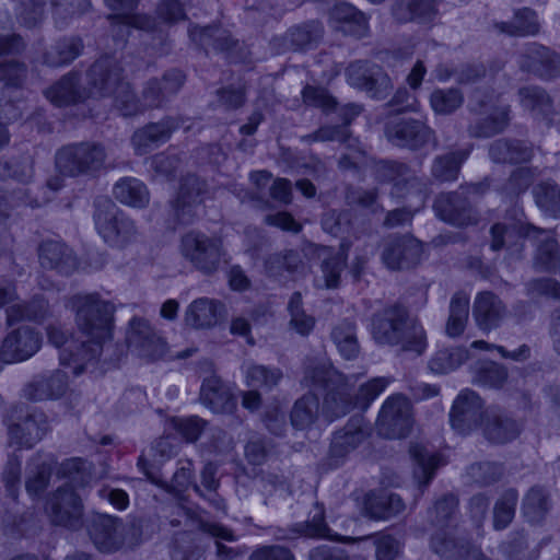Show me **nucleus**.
Masks as SVG:
<instances>
[{
  "mask_svg": "<svg viewBox=\"0 0 560 560\" xmlns=\"http://www.w3.org/2000/svg\"><path fill=\"white\" fill-rule=\"evenodd\" d=\"M67 387V373L58 370L32 384L30 388L33 392L28 394V398L33 400L59 398L66 393Z\"/></svg>",
  "mask_w": 560,
  "mask_h": 560,
  "instance_id": "48",
  "label": "nucleus"
},
{
  "mask_svg": "<svg viewBox=\"0 0 560 560\" xmlns=\"http://www.w3.org/2000/svg\"><path fill=\"white\" fill-rule=\"evenodd\" d=\"M108 8L117 11V14L109 15V20L114 26V35L122 43L129 34L130 27L152 31L155 28L156 22L149 15L132 14L137 8L138 0H105Z\"/></svg>",
  "mask_w": 560,
  "mask_h": 560,
  "instance_id": "22",
  "label": "nucleus"
},
{
  "mask_svg": "<svg viewBox=\"0 0 560 560\" xmlns=\"http://www.w3.org/2000/svg\"><path fill=\"white\" fill-rule=\"evenodd\" d=\"M520 68L542 80L560 77V56L550 48L536 43H527L518 59Z\"/></svg>",
  "mask_w": 560,
  "mask_h": 560,
  "instance_id": "17",
  "label": "nucleus"
},
{
  "mask_svg": "<svg viewBox=\"0 0 560 560\" xmlns=\"http://www.w3.org/2000/svg\"><path fill=\"white\" fill-rule=\"evenodd\" d=\"M60 472L67 482L56 490L46 509L54 524L74 529L81 525L83 514L82 501L75 490L86 487L92 475L88 463L81 458L62 463Z\"/></svg>",
  "mask_w": 560,
  "mask_h": 560,
  "instance_id": "2",
  "label": "nucleus"
},
{
  "mask_svg": "<svg viewBox=\"0 0 560 560\" xmlns=\"http://www.w3.org/2000/svg\"><path fill=\"white\" fill-rule=\"evenodd\" d=\"M94 207V224L106 244L125 248L139 240L140 231L135 220L110 199L97 198Z\"/></svg>",
  "mask_w": 560,
  "mask_h": 560,
  "instance_id": "5",
  "label": "nucleus"
},
{
  "mask_svg": "<svg viewBox=\"0 0 560 560\" xmlns=\"http://www.w3.org/2000/svg\"><path fill=\"white\" fill-rule=\"evenodd\" d=\"M182 256L206 276L215 273L225 256L222 240L201 231L191 230L180 237Z\"/></svg>",
  "mask_w": 560,
  "mask_h": 560,
  "instance_id": "8",
  "label": "nucleus"
},
{
  "mask_svg": "<svg viewBox=\"0 0 560 560\" xmlns=\"http://www.w3.org/2000/svg\"><path fill=\"white\" fill-rule=\"evenodd\" d=\"M410 409V402L402 395L388 397L377 418L380 434L387 439L407 436L412 425Z\"/></svg>",
  "mask_w": 560,
  "mask_h": 560,
  "instance_id": "14",
  "label": "nucleus"
},
{
  "mask_svg": "<svg viewBox=\"0 0 560 560\" xmlns=\"http://www.w3.org/2000/svg\"><path fill=\"white\" fill-rule=\"evenodd\" d=\"M464 103V95L456 88L436 89L430 95V105L438 115H451Z\"/></svg>",
  "mask_w": 560,
  "mask_h": 560,
  "instance_id": "58",
  "label": "nucleus"
},
{
  "mask_svg": "<svg viewBox=\"0 0 560 560\" xmlns=\"http://www.w3.org/2000/svg\"><path fill=\"white\" fill-rule=\"evenodd\" d=\"M45 96L56 106H68L83 102L89 97L80 86V73L70 71L45 91Z\"/></svg>",
  "mask_w": 560,
  "mask_h": 560,
  "instance_id": "32",
  "label": "nucleus"
},
{
  "mask_svg": "<svg viewBox=\"0 0 560 560\" xmlns=\"http://www.w3.org/2000/svg\"><path fill=\"white\" fill-rule=\"evenodd\" d=\"M346 73L351 86L365 91L373 98H385L392 88L387 73L378 65L370 61H353L348 66Z\"/></svg>",
  "mask_w": 560,
  "mask_h": 560,
  "instance_id": "15",
  "label": "nucleus"
},
{
  "mask_svg": "<svg viewBox=\"0 0 560 560\" xmlns=\"http://www.w3.org/2000/svg\"><path fill=\"white\" fill-rule=\"evenodd\" d=\"M86 83L89 96L113 97L116 108L125 117L135 116L140 109L119 61L113 56H102L92 63L86 72Z\"/></svg>",
  "mask_w": 560,
  "mask_h": 560,
  "instance_id": "3",
  "label": "nucleus"
},
{
  "mask_svg": "<svg viewBox=\"0 0 560 560\" xmlns=\"http://www.w3.org/2000/svg\"><path fill=\"white\" fill-rule=\"evenodd\" d=\"M5 313L9 326L21 320L42 323L51 315L48 301L42 295H35L26 303L13 304L5 310Z\"/></svg>",
  "mask_w": 560,
  "mask_h": 560,
  "instance_id": "43",
  "label": "nucleus"
},
{
  "mask_svg": "<svg viewBox=\"0 0 560 560\" xmlns=\"http://www.w3.org/2000/svg\"><path fill=\"white\" fill-rule=\"evenodd\" d=\"M42 346V336L34 328L21 326L11 330L0 347V361L16 363L32 358Z\"/></svg>",
  "mask_w": 560,
  "mask_h": 560,
  "instance_id": "19",
  "label": "nucleus"
},
{
  "mask_svg": "<svg viewBox=\"0 0 560 560\" xmlns=\"http://www.w3.org/2000/svg\"><path fill=\"white\" fill-rule=\"evenodd\" d=\"M287 308L290 314V327L301 336L310 335L315 326V318L304 311L300 292L291 295Z\"/></svg>",
  "mask_w": 560,
  "mask_h": 560,
  "instance_id": "61",
  "label": "nucleus"
},
{
  "mask_svg": "<svg viewBox=\"0 0 560 560\" xmlns=\"http://www.w3.org/2000/svg\"><path fill=\"white\" fill-rule=\"evenodd\" d=\"M529 223H522L520 220L509 222H498L490 229L492 250L498 252L503 248H509L517 243L522 237L528 235Z\"/></svg>",
  "mask_w": 560,
  "mask_h": 560,
  "instance_id": "47",
  "label": "nucleus"
},
{
  "mask_svg": "<svg viewBox=\"0 0 560 560\" xmlns=\"http://www.w3.org/2000/svg\"><path fill=\"white\" fill-rule=\"evenodd\" d=\"M511 107L509 105L495 106L492 113L476 120L468 126V133L474 138H490L504 131L510 122Z\"/></svg>",
  "mask_w": 560,
  "mask_h": 560,
  "instance_id": "46",
  "label": "nucleus"
},
{
  "mask_svg": "<svg viewBox=\"0 0 560 560\" xmlns=\"http://www.w3.org/2000/svg\"><path fill=\"white\" fill-rule=\"evenodd\" d=\"M535 202L547 215L560 218V186L555 182H541L533 189Z\"/></svg>",
  "mask_w": 560,
  "mask_h": 560,
  "instance_id": "54",
  "label": "nucleus"
},
{
  "mask_svg": "<svg viewBox=\"0 0 560 560\" xmlns=\"http://www.w3.org/2000/svg\"><path fill=\"white\" fill-rule=\"evenodd\" d=\"M222 304L209 298L192 301L185 313L186 324L194 328H206L214 325L222 310Z\"/></svg>",
  "mask_w": 560,
  "mask_h": 560,
  "instance_id": "45",
  "label": "nucleus"
},
{
  "mask_svg": "<svg viewBox=\"0 0 560 560\" xmlns=\"http://www.w3.org/2000/svg\"><path fill=\"white\" fill-rule=\"evenodd\" d=\"M520 104L534 119L548 126L552 122L556 110L551 96L538 85L523 86L518 90Z\"/></svg>",
  "mask_w": 560,
  "mask_h": 560,
  "instance_id": "30",
  "label": "nucleus"
},
{
  "mask_svg": "<svg viewBox=\"0 0 560 560\" xmlns=\"http://www.w3.org/2000/svg\"><path fill=\"white\" fill-rule=\"evenodd\" d=\"M4 423L10 444L25 448H32L42 441L50 429L47 416L25 404L10 407Z\"/></svg>",
  "mask_w": 560,
  "mask_h": 560,
  "instance_id": "7",
  "label": "nucleus"
},
{
  "mask_svg": "<svg viewBox=\"0 0 560 560\" xmlns=\"http://www.w3.org/2000/svg\"><path fill=\"white\" fill-rule=\"evenodd\" d=\"M128 348L139 357L147 359L161 358L165 352V342L142 318H132L127 334Z\"/></svg>",
  "mask_w": 560,
  "mask_h": 560,
  "instance_id": "23",
  "label": "nucleus"
},
{
  "mask_svg": "<svg viewBox=\"0 0 560 560\" xmlns=\"http://www.w3.org/2000/svg\"><path fill=\"white\" fill-rule=\"evenodd\" d=\"M185 82L182 71L173 69L163 74L161 79H150L143 86L141 100L137 98L140 109L162 108L174 95H176Z\"/></svg>",
  "mask_w": 560,
  "mask_h": 560,
  "instance_id": "16",
  "label": "nucleus"
},
{
  "mask_svg": "<svg viewBox=\"0 0 560 560\" xmlns=\"http://www.w3.org/2000/svg\"><path fill=\"white\" fill-rule=\"evenodd\" d=\"M352 404V397L345 385L329 388L324 399V413L334 420L348 413Z\"/></svg>",
  "mask_w": 560,
  "mask_h": 560,
  "instance_id": "56",
  "label": "nucleus"
},
{
  "mask_svg": "<svg viewBox=\"0 0 560 560\" xmlns=\"http://www.w3.org/2000/svg\"><path fill=\"white\" fill-rule=\"evenodd\" d=\"M195 485L194 462L189 458H180L176 463V470L171 481H166L165 491L177 497Z\"/></svg>",
  "mask_w": 560,
  "mask_h": 560,
  "instance_id": "59",
  "label": "nucleus"
},
{
  "mask_svg": "<svg viewBox=\"0 0 560 560\" xmlns=\"http://www.w3.org/2000/svg\"><path fill=\"white\" fill-rule=\"evenodd\" d=\"M83 47L80 37L59 38L43 52L42 61L51 68L68 66L82 54Z\"/></svg>",
  "mask_w": 560,
  "mask_h": 560,
  "instance_id": "40",
  "label": "nucleus"
},
{
  "mask_svg": "<svg viewBox=\"0 0 560 560\" xmlns=\"http://www.w3.org/2000/svg\"><path fill=\"white\" fill-rule=\"evenodd\" d=\"M206 191V182L196 175H188L182 180L177 198L172 203L173 229L195 222Z\"/></svg>",
  "mask_w": 560,
  "mask_h": 560,
  "instance_id": "11",
  "label": "nucleus"
},
{
  "mask_svg": "<svg viewBox=\"0 0 560 560\" xmlns=\"http://www.w3.org/2000/svg\"><path fill=\"white\" fill-rule=\"evenodd\" d=\"M38 257L43 268L56 270L61 275H70L77 267L72 250L59 241L43 242L38 249Z\"/></svg>",
  "mask_w": 560,
  "mask_h": 560,
  "instance_id": "31",
  "label": "nucleus"
},
{
  "mask_svg": "<svg viewBox=\"0 0 560 560\" xmlns=\"http://www.w3.org/2000/svg\"><path fill=\"white\" fill-rule=\"evenodd\" d=\"M374 175L377 182L392 184L393 197H416L420 205L427 198V180L417 176L406 163L382 160L375 164Z\"/></svg>",
  "mask_w": 560,
  "mask_h": 560,
  "instance_id": "9",
  "label": "nucleus"
},
{
  "mask_svg": "<svg viewBox=\"0 0 560 560\" xmlns=\"http://www.w3.org/2000/svg\"><path fill=\"white\" fill-rule=\"evenodd\" d=\"M330 339L334 342L338 353L345 360H355L361 347L357 334L355 322L345 318L335 324L330 331Z\"/></svg>",
  "mask_w": 560,
  "mask_h": 560,
  "instance_id": "41",
  "label": "nucleus"
},
{
  "mask_svg": "<svg viewBox=\"0 0 560 560\" xmlns=\"http://www.w3.org/2000/svg\"><path fill=\"white\" fill-rule=\"evenodd\" d=\"M189 36L206 52L209 50L229 51L237 44L230 31L217 25L192 26L189 28Z\"/></svg>",
  "mask_w": 560,
  "mask_h": 560,
  "instance_id": "38",
  "label": "nucleus"
},
{
  "mask_svg": "<svg viewBox=\"0 0 560 560\" xmlns=\"http://www.w3.org/2000/svg\"><path fill=\"white\" fill-rule=\"evenodd\" d=\"M200 401L213 412H230L235 406L231 388L217 375H211L203 381Z\"/></svg>",
  "mask_w": 560,
  "mask_h": 560,
  "instance_id": "33",
  "label": "nucleus"
},
{
  "mask_svg": "<svg viewBox=\"0 0 560 560\" xmlns=\"http://www.w3.org/2000/svg\"><path fill=\"white\" fill-rule=\"evenodd\" d=\"M106 150L97 142H77L62 145L56 151L55 167L67 177L94 176L106 161Z\"/></svg>",
  "mask_w": 560,
  "mask_h": 560,
  "instance_id": "6",
  "label": "nucleus"
},
{
  "mask_svg": "<svg viewBox=\"0 0 560 560\" xmlns=\"http://www.w3.org/2000/svg\"><path fill=\"white\" fill-rule=\"evenodd\" d=\"M468 156V151H456L436 156L431 173L439 182H453L457 179L460 166Z\"/></svg>",
  "mask_w": 560,
  "mask_h": 560,
  "instance_id": "51",
  "label": "nucleus"
},
{
  "mask_svg": "<svg viewBox=\"0 0 560 560\" xmlns=\"http://www.w3.org/2000/svg\"><path fill=\"white\" fill-rule=\"evenodd\" d=\"M51 476V465L42 459L40 456H34L27 464V476L25 488L30 495H39L48 487Z\"/></svg>",
  "mask_w": 560,
  "mask_h": 560,
  "instance_id": "52",
  "label": "nucleus"
},
{
  "mask_svg": "<svg viewBox=\"0 0 560 560\" xmlns=\"http://www.w3.org/2000/svg\"><path fill=\"white\" fill-rule=\"evenodd\" d=\"M483 434L494 444H505L515 440L521 433L520 423L498 407L486 409Z\"/></svg>",
  "mask_w": 560,
  "mask_h": 560,
  "instance_id": "26",
  "label": "nucleus"
},
{
  "mask_svg": "<svg viewBox=\"0 0 560 560\" xmlns=\"http://www.w3.org/2000/svg\"><path fill=\"white\" fill-rule=\"evenodd\" d=\"M431 549L444 560H490L464 537L443 529L432 536Z\"/></svg>",
  "mask_w": 560,
  "mask_h": 560,
  "instance_id": "24",
  "label": "nucleus"
},
{
  "mask_svg": "<svg viewBox=\"0 0 560 560\" xmlns=\"http://www.w3.org/2000/svg\"><path fill=\"white\" fill-rule=\"evenodd\" d=\"M282 378V372L278 368H268L260 364H253L247 368V384L254 388L272 389Z\"/></svg>",
  "mask_w": 560,
  "mask_h": 560,
  "instance_id": "62",
  "label": "nucleus"
},
{
  "mask_svg": "<svg viewBox=\"0 0 560 560\" xmlns=\"http://www.w3.org/2000/svg\"><path fill=\"white\" fill-rule=\"evenodd\" d=\"M387 140L396 147L418 150L434 141V131L423 121L395 117L385 125Z\"/></svg>",
  "mask_w": 560,
  "mask_h": 560,
  "instance_id": "13",
  "label": "nucleus"
},
{
  "mask_svg": "<svg viewBox=\"0 0 560 560\" xmlns=\"http://www.w3.org/2000/svg\"><path fill=\"white\" fill-rule=\"evenodd\" d=\"M67 307L75 313V324L88 349L84 358L101 355L104 343L112 338L115 306L98 293H78L69 298Z\"/></svg>",
  "mask_w": 560,
  "mask_h": 560,
  "instance_id": "1",
  "label": "nucleus"
},
{
  "mask_svg": "<svg viewBox=\"0 0 560 560\" xmlns=\"http://www.w3.org/2000/svg\"><path fill=\"white\" fill-rule=\"evenodd\" d=\"M436 12L434 0H397L392 8V14L399 23H429Z\"/></svg>",
  "mask_w": 560,
  "mask_h": 560,
  "instance_id": "39",
  "label": "nucleus"
},
{
  "mask_svg": "<svg viewBox=\"0 0 560 560\" xmlns=\"http://www.w3.org/2000/svg\"><path fill=\"white\" fill-rule=\"evenodd\" d=\"M483 402L478 394L472 390H463L455 399L450 412L452 428L467 434L485 421Z\"/></svg>",
  "mask_w": 560,
  "mask_h": 560,
  "instance_id": "20",
  "label": "nucleus"
},
{
  "mask_svg": "<svg viewBox=\"0 0 560 560\" xmlns=\"http://www.w3.org/2000/svg\"><path fill=\"white\" fill-rule=\"evenodd\" d=\"M469 315V298L463 293L453 295L450 303V315L445 331L454 338L460 336L466 327Z\"/></svg>",
  "mask_w": 560,
  "mask_h": 560,
  "instance_id": "53",
  "label": "nucleus"
},
{
  "mask_svg": "<svg viewBox=\"0 0 560 560\" xmlns=\"http://www.w3.org/2000/svg\"><path fill=\"white\" fill-rule=\"evenodd\" d=\"M493 26L500 34L512 37H527L538 35L541 25L537 12L524 7L514 10L511 21L495 22Z\"/></svg>",
  "mask_w": 560,
  "mask_h": 560,
  "instance_id": "36",
  "label": "nucleus"
},
{
  "mask_svg": "<svg viewBox=\"0 0 560 560\" xmlns=\"http://www.w3.org/2000/svg\"><path fill=\"white\" fill-rule=\"evenodd\" d=\"M362 419L354 418L340 431L332 436L329 452L327 455V465L329 468L341 466L348 454L354 451L366 438L362 429Z\"/></svg>",
  "mask_w": 560,
  "mask_h": 560,
  "instance_id": "25",
  "label": "nucleus"
},
{
  "mask_svg": "<svg viewBox=\"0 0 560 560\" xmlns=\"http://www.w3.org/2000/svg\"><path fill=\"white\" fill-rule=\"evenodd\" d=\"M33 173V162L30 156L0 159V179L13 178L21 183H28Z\"/></svg>",
  "mask_w": 560,
  "mask_h": 560,
  "instance_id": "60",
  "label": "nucleus"
},
{
  "mask_svg": "<svg viewBox=\"0 0 560 560\" xmlns=\"http://www.w3.org/2000/svg\"><path fill=\"white\" fill-rule=\"evenodd\" d=\"M329 19L334 27L346 35L362 38L369 33L365 14L348 2L336 3L329 11Z\"/></svg>",
  "mask_w": 560,
  "mask_h": 560,
  "instance_id": "28",
  "label": "nucleus"
},
{
  "mask_svg": "<svg viewBox=\"0 0 560 560\" xmlns=\"http://www.w3.org/2000/svg\"><path fill=\"white\" fill-rule=\"evenodd\" d=\"M324 33V28L318 21H308L300 25H295L287 31L279 38L280 46L283 50H304L316 45Z\"/></svg>",
  "mask_w": 560,
  "mask_h": 560,
  "instance_id": "34",
  "label": "nucleus"
},
{
  "mask_svg": "<svg viewBox=\"0 0 560 560\" xmlns=\"http://www.w3.org/2000/svg\"><path fill=\"white\" fill-rule=\"evenodd\" d=\"M362 108L355 104H348L340 108L342 125L325 126L319 128L312 136L315 141H338L346 142L350 138L349 125L352 119L360 115Z\"/></svg>",
  "mask_w": 560,
  "mask_h": 560,
  "instance_id": "49",
  "label": "nucleus"
},
{
  "mask_svg": "<svg viewBox=\"0 0 560 560\" xmlns=\"http://www.w3.org/2000/svg\"><path fill=\"white\" fill-rule=\"evenodd\" d=\"M480 184L460 186L456 191L441 194L436 197L433 208L436 215L444 222L455 226H466L477 222V212L468 198L469 194H478Z\"/></svg>",
  "mask_w": 560,
  "mask_h": 560,
  "instance_id": "10",
  "label": "nucleus"
},
{
  "mask_svg": "<svg viewBox=\"0 0 560 560\" xmlns=\"http://www.w3.org/2000/svg\"><path fill=\"white\" fill-rule=\"evenodd\" d=\"M88 533L94 546L102 552H115L125 542V526L120 518L96 513L88 522Z\"/></svg>",
  "mask_w": 560,
  "mask_h": 560,
  "instance_id": "18",
  "label": "nucleus"
},
{
  "mask_svg": "<svg viewBox=\"0 0 560 560\" xmlns=\"http://www.w3.org/2000/svg\"><path fill=\"white\" fill-rule=\"evenodd\" d=\"M410 455L415 462L413 478L423 491L434 478L436 469L443 465L442 457L421 444H412Z\"/></svg>",
  "mask_w": 560,
  "mask_h": 560,
  "instance_id": "42",
  "label": "nucleus"
},
{
  "mask_svg": "<svg viewBox=\"0 0 560 560\" xmlns=\"http://www.w3.org/2000/svg\"><path fill=\"white\" fill-rule=\"evenodd\" d=\"M518 501V493L515 489L505 490L493 508V527L495 530L505 529L514 518Z\"/></svg>",
  "mask_w": 560,
  "mask_h": 560,
  "instance_id": "57",
  "label": "nucleus"
},
{
  "mask_svg": "<svg viewBox=\"0 0 560 560\" xmlns=\"http://www.w3.org/2000/svg\"><path fill=\"white\" fill-rule=\"evenodd\" d=\"M371 334L380 345H400L405 351L421 354L425 348L422 327L411 324L406 307L394 304L372 317Z\"/></svg>",
  "mask_w": 560,
  "mask_h": 560,
  "instance_id": "4",
  "label": "nucleus"
},
{
  "mask_svg": "<svg viewBox=\"0 0 560 560\" xmlns=\"http://www.w3.org/2000/svg\"><path fill=\"white\" fill-rule=\"evenodd\" d=\"M329 528L325 522V509L323 504L316 502L310 512L308 520L292 525L281 534L282 539H293L298 536H306L311 538L326 537Z\"/></svg>",
  "mask_w": 560,
  "mask_h": 560,
  "instance_id": "44",
  "label": "nucleus"
},
{
  "mask_svg": "<svg viewBox=\"0 0 560 560\" xmlns=\"http://www.w3.org/2000/svg\"><path fill=\"white\" fill-rule=\"evenodd\" d=\"M505 314L506 307L499 296L489 291L477 294L472 316L481 330L490 331L497 328Z\"/></svg>",
  "mask_w": 560,
  "mask_h": 560,
  "instance_id": "29",
  "label": "nucleus"
},
{
  "mask_svg": "<svg viewBox=\"0 0 560 560\" xmlns=\"http://www.w3.org/2000/svg\"><path fill=\"white\" fill-rule=\"evenodd\" d=\"M534 155L533 147L518 139H498L489 145V156L494 163H525Z\"/></svg>",
  "mask_w": 560,
  "mask_h": 560,
  "instance_id": "35",
  "label": "nucleus"
},
{
  "mask_svg": "<svg viewBox=\"0 0 560 560\" xmlns=\"http://www.w3.org/2000/svg\"><path fill=\"white\" fill-rule=\"evenodd\" d=\"M522 509L529 522H540L550 509L549 494L540 487H533L523 499Z\"/></svg>",
  "mask_w": 560,
  "mask_h": 560,
  "instance_id": "55",
  "label": "nucleus"
},
{
  "mask_svg": "<svg viewBox=\"0 0 560 560\" xmlns=\"http://www.w3.org/2000/svg\"><path fill=\"white\" fill-rule=\"evenodd\" d=\"M319 400L314 393H307L299 398L291 410V423L303 430L312 425L318 417Z\"/></svg>",
  "mask_w": 560,
  "mask_h": 560,
  "instance_id": "50",
  "label": "nucleus"
},
{
  "mask_svg": "<svg viewBox=\"0 0 560 560\" xmlns=\"http://www.w3.org/2000/svg\"><path fill=\"white\" fill-rule=\"evenodd\" d=\"M527 238L536 242L535 266L537 268L555 271L560 267L558 242L550 230L528 225Z\"/></svg>",
  "mask_w": 560,
  "mask_h": 560,
  "instance_id": "27",
  "label": "nucleus"
},
{
  "mask_svg": "<svg viewBox=\"0 0 560 560\" xmlns=\"http://www.w3.org/2000/svg\"><path fill=\"white\" fill-rule=\"evenodd\" d=\"M335 372L324 363L310 361L304 369L302 385L312 389H329Z\"/></svg>",
  "mask_w": 560,
  "mask_h": 560,
  "instance_id": "63",
  "label": "nucleus"
},
{
  "mask_svg": "<svg viewBox=\"0 0 560 560\" xmlns=\"http://www.w3.org/2000/svg\"><path fill=\"white\" fill-rule=\"evenodd\" d=\"M112 192L118 202L133 209H144L150 203V191L137 177L127 176L118 179Z\"/></svg>",
  "mask_w": 560,
  "mask_h": 560,
  "instance_id": "37",
  "label": "nucleus"
},
{
  "mask_svg": "<svg viewBox=\"0 0 560 560\" xmlns=\"http://www.w3.org/2000/svg\"><path fill=\"white\" fill-rule=\"evenodd\" d=\"M421 243L409 235H389L382 243L381 260L393 271L415 268L422 256Z\"/></svg>",
  "mask_w": 560,
  "mask_h": 560,
  "instance_id": "12",
  "label": "nucleus"
},
{
  "mask_svg": "<svg viewBox=\"0 0 560 560\" xmlns=\"http://www.w3.org/2000/svg\"><path fill=\"white\" fill-rule=\"evenodd\" d=\"M203 550L195 541L189 532L179 533L175 536L171 557L173 560H200Z\"/></svg>",
  "mask_w": 560,
  "mask_h": 560,
  "instance_id": "64",
  "label": "nucleus"
},
{
  "mask_svg": "<svg viewBox=\"0 0 560 560\" xmlns=\"http://www.w3.org/2000/svg\"><path fill=\"white\" fill-rule=\"evenodd\" d=\"M48 341L57 348H60L59 360L62 366L71 368L74 375H80L86 365L94 358H84V350L88 349L85 341L71 338L58 326H49L47 328Z\"/></svg>",
  "mask_w": 560,
  "mask_h": 560,
  "instance_id": "21",
  "label": "nucleus"
}]
</instances>
